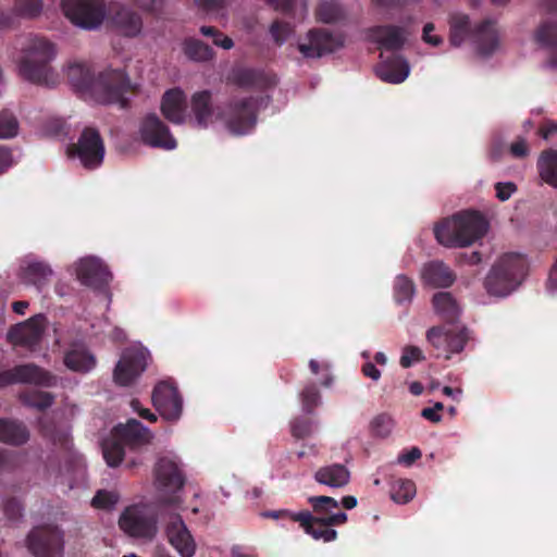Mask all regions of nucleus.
I'll list each match as a JSON object with an SVG mask.
<instances>
[{
	"instance_id": "obj_44",
	"label": "nucleus",
	"mask_w": 557,
	"mask_h": 557,
	"mask_svg": "<svg viewBox=\"0 0 557 557\" xmlns=\"http://www.w3.org/2000/svg\"><path fill=\"white\" fill-rule=\"evenodd\" d=\"M321 395L315 383L307 384L300 393L302 409L306 413H312L319 406Z\"/></svg>"
},
{
	"instance_id": "obj_14",
	"label": "nucleus",
	"mask_w": 557,
	"mask_h": 557,
	"mask_svg": "<svg viewBox=\"0 0 557 557\" xmlns=\"http://www.w3.org/2000/svg\"><path fill=\"white\" fill-rule=\"evenodd\" d=\"M146 354L139 349H126L115 366L114 382L121 386L131 385L146 369Z\"/></svg>"
},
{
	"instance_id": "obj_23",
	"label": "nucleus",
	"mask_w": 557,
	"mask_h": 557,
	"mask_svg": "<svg viewBox=\"0 0 557 557\" xmlns=\"http://www.w3.org/2000/svg\"><path fill=\"white\" fill-rule=\"evenodd\" d=\"M369 38L379 44L381 49L397 51L406 41L405 29L395 25H379L369 28Z\"/></svg>"
},
{
	"instance_id": "obj_36",
	"label": "nucleus",
	"mask_w": 557,
	"mask_h": 557,
	"mask_svg": "<svg viewBox=\"0 0 557 557\" xmlns=\"http://www.w3.org/2000/svg\"><path fill=\"white\" fill-rule=\"evenodd\" d=\"M416 294L414 282L405 274L395 277L393 285V296L397 305H409Z\"/></svg>"
},
{
	"instance_id": "obj_13",
	"label": "nucleus",
	"mask_w": 557,
	"mask_h": 557,
	"mask_svg": "<svg viewBox=\"0 0 557 557\" xmlns=\"http://www.w3.org/2000/svg\"><path fill=\"white\" fill-rule=\"evenodd\" d=\"M139 134L145 145L166 150L176 147V140L169 127L154 113L145 116L140 123Z\"/></svg>"
},
{
	"instance_id": "obj_16",
	"label": "nucleus",
	"mask_w": 557,
	"mask_h": 557,
	"mask_svg": "<svg viewBox=\"0 0 557 557\" xmlns=\"http://www.w3.org/2000/svg\"><path fill=\"white\" fill-rule=\"evenodd\" d=\"M153 473L157 488L164 493H176L185 484L182 469L171 458H160L154 466Z\"/></svg>"
},
{
	"instance_id": "obj_38",
	"label": "nucleus",
	"mask_w": 557,
	"mask_h": 557,
	"mask_svg": "<svg viewBox=\"0 0 557 557\" xmlns=\"http://www.w3.org/2000/svg\"><path fill=\"white\" fill-rule=\"evenodd\" d=\"M55 396L52 393L33 389L20 394V400L27 407L44 411L54 403Z\"/></svg>"
},
{
	"instance_id": "obj_51",
	"label": "nucleus",
	"mask_w": 557,
	"mask_h": 557,
	"mask_svg": "<svg viewBox=\"0 0 557 557\" xmlns=\"http://www.w3.org/2000/svg\"><path fill=\"white\" fill-rule=\"evenodd\" d=\"M42 433L46 437L53 442L55 445H60L62 448L67 449L70 447V434L66 431L57 430L54 426L42 425Z\"/></svg>"
},
{
	"instance_id": "obj_56",
	"label": "nucleus",
	"mask_w": 557,
	"mask_h": 557,
	"mask_svg": "<svg viewBox=\"0 0 557 557\" xmlns=\"http://www.w3.org/2000/svg\"><path fill=\"white\" fill-rule=\"evenodd\" d=\"M517 187L513 183H497L495 185V190H496V197L500 200V201H506L508 200L511 195L516 191Z\"/></svg>"
},
{
	"instance_id": "obj_50",
	"label": "nucleus",
	"mask_w": 557,
	"mask_h": 557,
	"mask_svg": "<svg viewBox=\"0 0 557 557\" xmlns=\"http://www.w3.org/2000/svg\"><path fill=\"white\" fill-rule=\"evenodd\" d=\"M312 420L308 417L295 418L290 422L292 435L297 440H302L309 436L312 432Z\"/></svg>"
},
{
	"instance_id": "obj_53",
	"label": "nucleus",
	"mask_w": 557,
	"mask_h": 557,
	"mask_svg": "<svg viewBox=\"0 0 557 557\" xmlns=\"http://www.w3.org/2000/svg\"><path fill=\"white\" fill-rule=\"evenodd\" d=\"M3 510L10 521H17L22 517L23 506L18 499L12 497L4 503Z\"/></svg>"
},
{
	"instance_id": "obj_62",
	"label": "nucleus",
	"mask_w": 557,
	"mask_h": 557,
	"mask_svg": "<svg viewBox=\"0 0 557 557\" xmlns=\"http://www.w3.org/2000/svg\"><path fill=\"white\" fill-rule=\"evenodd\" d=\"M196 5L206 11H218L226 5V0H194Z\"/></svg>"
},
{
	"instance_id": "obj_33",
	"label": "nucleus",
	"mask_w": 557,
	"mask_h": 557,
	"mask_svg": "<svg viewBox=\"0 0 557 557\" xmlns=\"http://www.w3.org/2000/svg\"><path fill=\"white\" fill-rule=\"evenodd\" d=\"M53 271L49 264L41 261L30 262L22 270L23 281L36 286L38 290L49 283Z\"/></svg>"
},
{
	"instance_id": "obj_27",
	"label": "nucleus",
	"mask_w": 557,
	"mask_h": 557,
	"mask_svg": "<svg viewBox=\"0 0 557 557\" xmlns=\"http://www.w3.org/2000/svg\"><path fill=\"white\" fill-rule=\"evenodd\" d=\"M422 280L426 285L445 288L453 285L456 275L442 261H431L422 269Z\"/></svg>"
},
{
	"instance_id": "obj_24",
	"label": "nucleus",
	"mask_w": 557,
	"mask_h": 557,
	"mask_svg": "<svg viewBox=\"0 0 557 557\" xmlns=\"http://www.w3.org/2000/svg\"><path fill=\"white\" fill-rule=\"evenodd\" d=\"M381 58H383V53H381ZM376 75L383 82L399 84L408 77L409 64L401 55L392 53L377 64Z\"/></svg>"
},
{
	"instance_id": "obj_40",
	"label": "nucleus",
	"mask_w": 557,
	"mask_h": 557,
	"mask_svg": "<svg viewBox=\"0 0 557 557\" xmlns=\"http://www.w3.org/2000/svg\"><path fill=\"white\" fill-rule=\"evenodd\" d=\"M183 50L186 57L193 61L203 62L213 58V50L199 39L186 38Z\"/></svg>"
},
{
	"instance_id": "obj_58",
	"label": "nucleus",
	"mask_w": 557,
	"mask_h": 557,
	"mask_svg": "<svg viewBox=\"0 0 557 557\" xmlns=\"http://www.w3.org/2000/svg\"><path fill=\"white\" fill-rule=\"evenodd\" d=\"M510 153L515 158H525L529 154V147L523 138H518L510 145Z\"/></svg>"
},
{
	"instance_id": "obj_19",
	"label": "nucleus",
	"mask_w": 557,
	"mask_h": 557,
	"mask_svg": "<svg viewBox=\"0 0 557 557\" xmlns=\"http://www.w3.org/2000/svg\"><path fill=\"white\" fill-rule=\"evenodd\" d=\"M76 275L83 285L95 289L103 288L111 278L107 267L96 258L82 259L77 265Z\"/></svg>"
},
{
	"instance_id": "obj_25",
	"label": "nucleus",
	"mask_w": 557,
	"mask_h": 557,
	"mask_svg": "<svg viewBox=\"0 0 557 557\" xmlns=\"http://www.w3.org/2000/svg\"><path fill=\"white\" fill-rule=\"evenodd\" d=\"M63 362L71 371L86 373L95 368L96 358L85 344L75 342L64 352Z\"/></svg>"
},
{
	"instance_id": "obj_31",
	"label": "nucleus",
	"mask_w": 557,
	"mask_h": 557,
	"mask_svg": "<svg viewBox=\"0 0 557 557\" xmlns=\"http://www.w3.org/2000/svg\"><path fill=\"white\" fill-rule=\"evenodd\" d=\"M113 25L127 37L137 36L143 28V21L140 15L128 9L120 8L112 16Z\"/></svg>"
},
{
	"instance_id": "obj_63",
	"label": "nucleus",
	"mask_w": 557,
	"mask_h": 557,
	"mask_svg": "<svg viewBox=\"0 0 557 557\" xmlns=\"http://www.w3.org/2000/svg\"><path fill=\"white\" fill-rule=\"evenodd\" d=\"M361 371L364 376L370 377L373 381H377L381 377V371L372 362H366L362 366Z\"/></svg>"
},
{
	"instance_id": "obj_18",
	"label": "nucleus",
	"mask_w": 557,
	"mask_h": 557,
	"mask_svg": "<svg viewBox=\"0 0 557 557\" xmlns=\"http://www.w3.org/2000/svg\"><path fill=\"white\" fill-rule=\"evenodd\" d=\"M112 434L131 450L148 445L152 437L150 431L136 419H129L125 424L119 423Z\"/></svg>"
},
{
	"instance_id": "obj_37",
	"label": "nucleus",
	"mask_w": 557,
	"mask_h": 557,
	"mask_svg": "<svg viewBox=\"0 0 557 557\" xmlns=\"http://www.w3.org/2000/svg\"><path fill=\"white\" fill-rule=\"evenodd\" d=\"M478 46L482 54H491L497 46V36L491 21L482 22L476 28Z\"/></svg>"
},
{
	"instance_id": "obj_54",
	"label": "nucleus",
	"mask_w": 557,
	"mask_h": 557,
	"mask_svg": "<svg viewBox=\"0 0 557 557\" xmlns=\"http://www.w3.org/2000/svg\"><path fill=\"white\" fill-rule=\"evenodd\" d=\"M449 24L451 29L470 32V18L467 14H453Z\"/></svg>"
},
{
	"instance_id": "obj_48",
	"label": "nucleus",
	"mask_w": 557,
	"mask_h": 557,
	"mask_svg": "<svg viewBox=\"0 0 557 557\" xmlns=\"http://www.w3.org/2000/svg\"><path fill=\"white\" fill-rule=\"evenodd\" d=\"M423 360H425V356L418 346L407 345L403 348L399 364L403 368L408 369L414 363L421 362Z\"/></svg>"
},
{
	"instance_id": "obj_30",
	"label": "nucleus",
	"mask_w": 557,
	"mask_h": 557,
	"mask_svg": "<svg viewBox=\"0 0 557 557\" xmlns=\"http://www.w3.org/2000/svg\"><path fill=\"white\" fill-rule=\"evenodd\" d=\"M314 480L320 484L341 488L349 483L350 472L344 465L333 463L319 468L314 473Z\"/></svg>"
},
{
	"instance_id": "obj_57",
	"label": "nucleus",
	"mask_w": 557,
	"mask_h": 557,
	"mask_svg": "<svg viewBox=\"0 0 557 557\" xmlns=\"http://www.w3.org/2000/svg\"><path fill=\"white\" fill-rule=\"evenodd\" d=\"M299 515V512H294L288 509H281V510H271L263 513L264 517L271 518V519H285L289 520L292 522H297L296 517Z\"/></svg>"
},
{
	"instance_id": "obj_46",
	"label": "nucleus",
	"mask_w": 557,
	"mask_h": 557,
	"mask_svg": "<svg viewBox=\"0 0 557 557\" xmlns=\"http://www.w3.org/2000/svg\"><path fill=\"white\" fill-rule=\"evenodd\" d=\"M370 426L374 436L384 438L392 432L393 419L388 414L382 413L373 418Z\"/></svg>"
},
{
	"instance_id": "obj_55",
	"label": "nucleus",
	"mask_w": 557,
	"mask_h": 557,
	"mask_svg": "<svg viewBox=\"0 0 557 557\" xmlns=\"http://www.w3.org/2000/svg\"><path fill=\"white\" fill-rule=\"evenodd\" d=\"M443 409L444 405L442 403H435L433 407L423 408L421 411V416L433 423H437L442 420L440 411H442Z\"/></svg>"
},
{
	"instance_id": "obj_10",
	"label": "nucleus",
	"mask_w": 557,
	"mask_h": 557,
	"mask_svg": "<svg viewBox=\"0 0 557 557\" xmlns=\"http://www.w3.org/2000/svg\"><path fill=\"white\" fill-rule=\"evenodd\" d=\"M426 341L436 350V357L449 359L453 354L463 350L468 341L467 329L432 326L426 331Z\"/></svg>"
},
{
	"instance_id": "obj_45",
	"label": "nucleus",
	"mask_w": 557,
	"mask_h": 557,
	"mask_svg": "<svg viewBox=\"0 0 557 557\" xmlns=\"http://www.w3.org/2000/svg\"><path fill=\"white\" fill-rule=\"evenodd\" d=\"M18 123L16 117L8 110L0 112V138H11L17 134Z\"/></svg>"
},
{
	"instance_id": "obj_64",
	"label": "nucleus",
	"mask_w": 557,
	"mask_h": 557,
	"mask_svg": "<svg viewBox=\"0 0 557 557\" xmlns=\"http://www.w3.org/2000/svg\"><path fill=\"white\" fill-rule=\"evenodd\" d=\"M12 163L11 151L0 146V174H2Z\"/></svg>"
},
{
	"instance_id": "obj_43",
	"label": "nucleus",
	"mask_w": 557,
	"mask_h": 557,
	"mask_svg": "<svg viewBox=\"0 0 557 557\" xmlns=\"http://www.w3.org/2000/svg\"><path fill=\"white\" fill-rule=\"evenodd\" d=\"M308 502L312 507L313 512L311 513L314 519L332 515L333 510L337 509L339 506L338 502L331 496H311Z\"/></svg>"
},
{
	"instance_id": "obj_9",
	"label": "nucleus",
	"mask_w": 557,
	"mask_h": 557,
	"mask_svg": "<svg viewBox=\"0 0 557 557\" xmlns=\"http://www.w3.org/2000/svg\"><path fill=\"white\" fill-rule=\"evenodd\" d=\"M13 384H33L40 387L57 385V376L36 363H23L0 371V388Z\"/></svg>"
},
{
	"instance_id": "obj_5",
	"label": "nucleus",
	"mask_w": 557,
	"mask_h": 557,
	"mask_svg": "<svg viewBox=\"0 0 557 557\" xmlns=\"http://www.w3.org/2000/svg\"><path fill=\"white\" fill-rule=\"evenodd\" d=\"M226 129L234 136L250 134L258 120V101L255 97L232 99L219 113Z\"/></svg>"
},
{
	"instance_id": "obj_6",
	"label": "nucleus",
	"mask_w": 557,
	"mask_h": 557,
	"mask_svg": "<svg viewBox=\"0 0 557 557\" xmlns=\"http://www.w3.org/2000/svg\"><path fill=\"white\" fill-rule=\"evenodd\" d=\"M67 153L72 158H77L85 169L99 168L104 158V144L98 129L85 127L77 143L67 148Z\"/></svg>"
},
{
	"instance_id": "obj_35",
	"label": "nucleus",
	"mask_w": 557,
	"mask_h": 557,
	"mask_svg": "<svg viewBox=\"0 0 557 557\" xmlns=\"http://www.w3.org/2000/svg\"><path fill=\"white\" fill-rule=\"evenodd\" d=\"M537 168L542 180L557 188V151L548 149L542 152Z\"/></svg>"
},
{
	"instance_id": "obj_47",
	"label": "nucleus",
	"mask_w": 557,
	"mask_h": 557,
	"mask_svg": "<svg viewBox=\"0 0 557 557\" xmlns=\"http://www.w3.org/2000/svg\"><path fill=\"white\" fill-rule=\"evenodd\" d=\"M119 502V494L113 491L100 490L91 500V505L97 509H112Z\"/></svg>"
},
{
	"instance_id": "obj_42",
	"label": "nucleus",
	"mask_w": 557,
	"mask_h": 557,
	"mask_svg": "<svg viewBox=\"0 0 557 557\" xmlns=\"http://www.w3.org/2000/svg\"><path fill=\"white\" fill-rule=\"evenodd\" d=\"M124 444L115 436L111 440H107L102 443V454L106 462L109 467H117L125 455Z\"/></svg>"
},
{
	"instance_id": "obj_4",
	"label": "nucleus",
	"mask_w": 557,
	"mask_h": 557,
	"mask_svg": "<svg viewBox=\"0 0 557 557\" xmlns=\"http://www.w3.org/2000/svg\"><path fill=\"white\" fill-rule=\"evenodd\" d=\"M22 50L21 75L34 84L48 85L52 75L50 62L55 55L54 45L45 37L30 36Z\"/></svg>"
},
{
	"instance_id": "obj_29",
	"label": "nucleus",
	"mask_w": 557,
	"mask_h": 557,
	"mask_svg": "<svg viewBox=\"0 0 557 557\" xmlns=\"http://www.w3.org/2000/svg\"><path fill=\"white\" fill-rule=\"evenodd\" d=\"M29 440V431L24 422L10 419L0 418V442L12 445L22 446Z\"/></svg>"
},
{
	"instance_id": "obj_3",
	"label": "nucleus",
	"mask_w": 557,
	"mask_h": 557,
	"mask_svg": "<svg viewBox=\"0 0 557 557\" xmlns=\"http://www.w3.org/2000/svg\"><path fill=\"white\" fill-rule=\"evenodd\" d=\"M528 273L527 258L517 252L503 255L491 268L484 280L488 295L506 297L511 294Z\"/></svg>"
},
{
	"instance_id": "obj_32",
	"label": "nucleus",
	"mask_w": 557,
	"mask_h": 557,
	"mask_svg": "<svg viewBox=\"0 0 557 557\" xmlns=\"http://www.w3.org/2000/svg\"><path fill=\"white\" fill-rule=\"evenodd\" d=\"M432 302L436 314L447 324H454L458 321L460 308L450 293L438 292L434 294Z\"/></svg>"
},
{
	"instance_id": "obj_60",
	"label": "nucleus",
	"mask_w": 557,
	"mask_h": 557,
	"mask_svg": "<svg viewBox=\"0 0 557 557\" xmlns=\"http://www.w3.org/2000/svg\"><path fill=\"white\" fill-rule=\"evenodd\" d=\"M319 520L324 525L336 527L344 524L347 521V515L345 512H332V515H329L327 517H319Z\"/></svg>"
},
{
	"instance_id": "obj_12",
	"label": "nucleus",
	"mask_w": 557,
	"mask_h": 557,
	"mask_svg": "<svg viewBox=\"0 0 557 557\" xmlns=\"http://www.w3.org/2000/svg\"><path fill=\"white\" fill-rule=\"evenodd\" d=\"M46 330V318L36 314L25 322L17 323L8 331V341L14 346H21L32 351L39 346Z\"/></svg>"
},
{
	"instance_id": "obj_11",
	"label": "nucleus",
	"mask_w": 557,
	"mask_h": 557,
	"mask_svg": "<svg viewBox=\"0 0 557 557\" xmlns=\"http://www.w3.org/2000/svg\"><path fill=\"white\" fill-rule=\"evenodd\" d=\"M119 525L132 537L152 539L157 533V520L145 507L131 506L124 510Z\"/></svg>"
},
{
	"instance_id": "obj_26",
	"label": "nucleus",
	"mask_w": 557,
	"mask_h": 557,
	"mask_svg": "<svg viewBox=\"0 0 557 557\" xmlns=\"http://www.w3.org/2000/svg\"><path fill=\"white\" fill-rule=\"evenodd\" d=\"M296 519L304 531L317 541L322 540L327 543L335 541L337 537V532L334 529L322 524L319 518L314 519L309 510L299 511Z\"/></svg>"
},
{
	"instance_id": "obj_59",
	"label": "nucleus",
	"mask_w": 557,
	"mask_h": 557,
	"mask_svg": "<svg viewBox=\"0 0 557 557\" xmlns=\"http://www.w3.org/2000/svg\"><path fill=\"white\" fill-rule=\"evenodd\" d=\"M421 456V450L418 447H412L410 450H407L398 456V462L406 466H411L413 462L420 459Z\"/></svg>"
},
{
	"instance_id": "obj_15",
	"label": "nucleus",
	"mask_w": 557,
	"mask_h": 557,
	"mask_svg": "<svg viewBox=\"0 0 557 557\" xmlns=\"http://www.w3.org/2000/svg\"><path fill=\"white\" fill-rule=\"evenodd\" d=\"M152 403L158 412L166 420H177L183 410V400L176 387L160 382L152 392Z\"/></svg>"
},
{
	"instance_id": "obj_49",
	"label": "nucleus",
	"mask_w": 557,
	"mask_h": 557,
	"mask_svg": "<svg viewBox=\"0 0 557 557\" xmlns=\"http://www.w3.org/2000/svg\"><path fill=\"white\" fill-rule=\"evenodd\" d=\"M17 13L25 17H37L42 10L41 0H15Z\"/></svg>"
},
{
	"instance_id": "obj_8",
	"label": "nucleus",
	"mask_w": 557,
	"mask_h": 557,
	"mask_svg": "<svg viewBox=\"0 0 557 557\" xmlns=\"http://www.w3.org/2000/svg\"><path fill=\"white\" fill-rule=\"evenodd\" d=\"M63 532L55 525L35 527L27 535L26 546L36 557H62Z\"/></svg>"
},
{
	"instance_id": "obj_20",
	"label": "nucleus",
	"mask_w": 557,
	"mask_h": 557,
	"mask_svg": "<svg viewBox=\"0 0 557 557\" xmlns=\"http://www.w3.org/2000/svg\"><path fill=\"white\" fill-rule=\"evenodd\" d=\"M170 544L182 557H193L196 553V542L180 516H176L166 527Z\"/></svg>"
},
{
	"instance_id": "obj_21",
	"label": "nucleus",
	"mask_w": 557,
	"mask_h": 557,
	"mask_svg": "<svg viewBox=\"0 0 557 557\" xmlns=\"http://www.w3.org/2000/svg\"><path fill=\"white\" fill-rule=\"evenodd\" d=\"M228 81L239 88L263 90L274 85V78L267 75L263 71L250 67L234 69Z\"/></svg>"
},
{
	"instance_id": "obj_39",
	"label": "nucleus",
	"mask_w": 557,
	"mask_h": 557,
	"mask_svg": "<svg viewBox=\"0 0 557 557\" xmlns=\"http://www.w3.org/2000/svg\"><path fill=\"white\" fill-rule=\"evenodd\" d=\"M416 484L409 479H396L391 483V498L397 504H407L416 495Z\"/></svg>"
},
{
	"instance_id": "obj_61",
	"label": "nucleus",
	"mask_w": 557,
	"mask_h": 557,
	"mask_svg": "<svg viewBox=\"0 0 557 557\" xmlns=\"http://www.w3.org/2000/svg\"><path fill=\"white\" fill-rule=\"evenodd\" d=\"M131 407L135 412L139 414V417L148 420L149 422H156L158 420L157 416L149 409L144 408L138 399H132Z\"/></svg>"
},
{
	"instance_id": "obj_34",
	"label": "nucleus",
	"mask_w": 557,
	"mask_h": 557,
	"mask_svg": "<svg viewBox=\"0 0 557 557\" xmlns=\"http://www.w3.org/2000/svg\"><path fill=\"white\" fill-rule=\"evenodd\" d=\"M535 40L550 49V64L557 67V22H544L535 32Z\"/></svg>"
},
{
	"instance_id": "obj_52",
	"label": "nucleus",
	"mask_w": 557,
	"mask_h": 557,
	"mask_svg": "<svg viewBox=\"0 0 557 557\" xmlns=\"http://www.w3.org/2000/svg\"><path fill=\"white\" fill-rule=\"evenodd\" d=\"M292 32L289 23L282 21H274L270 27V34L277 45H282Z\"/></svg>"
},
{
	"instance_id": "obj_17",
	"label": "nucleus",
	"mask_w": 557,
	"mask_h": 557,
	"mask_svg": "<svg viewBox=\"0 0 557 557\" xmlns=\"http://www.w3.org/2000/svg\"><path fill=\"white\" fill-rule=\"evenodd\" d=\"M342 42L326 29H311L308 33V42L298 45V50L306 58H320L334 52Z\"/></svg>"
},
{
	"instance_id": "obj_1",
	"label": "nucleus",
	"mask_w": 557,
	"mask_h": 557,
	"mask_svg": "<svg viewBox=\"0 0 557 557\" xmlns=\"http://www.w3.org/2000/svg\"><path fill=\"white\" fill-rule=\"evenodd\" d=\"M67 78L76 91L88 95L99 103L127 106L125 95L132 91V83L122 70L106 69L97 75L83 63L71 64Z\"/></svg>"
},
{
	"instance_id": "obj_22",
	"label": "nucleus",
	"mask_w": 557,
	"mask_h": 557,
	"mask_svg": "<svg viewBox=\"0 0 557 557\" xmlns=\"http://www.w3.org/2000/svg\"><path fill=\"white\" fill-rule=\"evenodd\" d=\"M186 95L180 88H172L164 92L161 100L163 116L173 124H183L186 119Z\"/></svg>"
},
{
	"instance_id": "obj_41",
	"label": "nucleus",
	"mask_w": 557,
	"mask_h": 557,
	"mask_svg": "<svg viewBox=\"0 0 557 557\" xmlns=\"http://www.w3.org/2000/svg\"><path fill=\"white\" fill-rule=\"evenodd\" d=\"M317 18L326 24L336 23L346 17L343 7L335 1H323L315 10Z\"/></svg>"
},
{
	"instance_id": "obj_7",
	"label": "nucleus",
	"mask_w": 557,
	"mask_h": 557,
	"mask_svg": "<svg viewBox=\"0 0 557 557\" xmlns=\"http://www.w3.org/2000/svg\"><path fill=\"white\" fill-rule=\"evenodd\" d=\"M62 10L74 25L85 29L97 28L106 16L103 0H63Z\"/></svg>"
},
{
	"instance_id": "obj_28",
	"label": "nucleus",
	"mask_w": 557,
	"mask_h": 557,
	"mask_svg": "<svg viewBox=\"0 0 557 557\" xmlns=\"http://www.w3.org/2000/svg\"><path fill=\"white\" fill-rule=\"evenodd\" d=\"M190 111L195 124L200 128H207L213 115L212 94L210 90L197 91L190 99Z\"/></svg>"
},
{
	"instance_id": "obj_2",
	"label": "nucleus",
	"mask_w": 557,
	"mask_h": 557,
	"mask_svg": "<svg viewBox=\"0 0 557 557\" xmlns=\"http://www.w3.org/2000/svg\"><path fill=\"white\" fill-rule=\"evenodd\" d=\"M488 222L474 210H465L437 224L434 235L445 247H467L481 239L487 232Z\"/></svg>"
}]
</instances>
